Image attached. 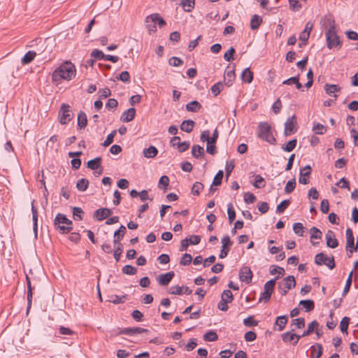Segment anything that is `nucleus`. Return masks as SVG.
I'll return each instance as SVG.
<instances>
[{"mask_svg": "<svg viewBox=\"0 0 358 358\" xmlns=\"http://www.w3.org/2000/svg\"><path fill=\"white\" fill-rule=\"evenodd\" d=\"M76 75V69L73 63L65 62L57 67L52 74L53 82L60 83L62 80H71Z\"/></svg>", "mask_w": 358, "mask_h": 358, "instance_id": "f257e3e1", "label": "nucleus"}, {"mask_svg": "<svg viewBox=\"0 0 358 358\" xmlns=\"http://www.w3.org/2000/svg\"><path fill=\"white\" fill-rule=\"evenodd\" d=\"M54 224L55 229L59 230L62 234H67L73 229V223L69 220L65 215L58 213L55 218Z\"/></svg>", "mask_w": 358, "mask_h": 358, "instance_id": "f03ea898", "label": "nucleus"}, {"mask_svg": "<svg viewBox=\"0 0 358 358\" xmlns=\"http://www.w3.org/2000/svg\"><path fill=\"white\" fill-rule=\"evenodd\" d=\"M257 136L266 142L274 144L276 141L271 132V127L268 122H260L258 125Z\"/></svg>", "mask_w": 358, "mask_h": 358, "instance_id": "7ed1b4c3", "label": "nucleus"}, {"mask_svg": "<svg viewBox=\"0 0 358 358\" xmlns=\"http://www.w3.org/2000/svg\"><path fill=\"white\" fill-rule=\"evenodd\" d=\"M73 113L67 103H62L58 114V120L61 124H68L73 117Z\"/></svg>", "mask_w": 358, "mask_h": 358, "instance_id": "20e7f679", "label": "nucleus"}, {"mask_svg": "<svg viewBox=\"0 0 358 358\" xmlns=\"http://www.w3.org/2000/svg\"><path fill=\"white\" fill-rule=\"evenodd\" d=\"M296 286V280L293 275L285 278L282 282L278 284V289L282 296L287 294L288 291Z\"/></svg>", "mask_w": 358, "mask_h": 358, "instance_id": "39448f33", "label": "nucleus"}, {"mask_svg": "<svg viewBox=\"0 0 358 358\" xmlns=\"http://www.w3.org/2000/svg\"><path fill=\"white\" fill-rule=\"evenodd\" d=\"M315 263L318 266L325 265L329 269H333L335 267L334 257H327L323 252L318 253L315 257Z\"/></svg>", "mask_w": 358, "mask_h": 358, "instance_id": "423d86ee", "label": "nucleus"}, {"mask_svg": "<svg viewBox=\"0 0 358 358\" xmlns=\"http://www.w3.org/2000/svg\"><path fill=\"white\" fill-rule=\"evenodd\" d=\"M327 45L329 49L334 47H341V41L336 33V29L326 31Z\"/></svg>", "mask_w": 358, "mask_h": 358, "instance_id": "0eeeda50", "label": "nucleus"}, {"mask_svg": "<svg viewBox=\"0 0 358 358\" xmlns=\"http://www.w3.org/2000/svg\"><path fill=\"white\" fill-rule=\"evenodd\" d=\"M222 250L220 254V258H224L227 256L229 252L231 250V247L233 244V242L231 241L230 237L229 236H225L222 238Z\"/></svg>", "mask_w": 358, "mask_h": 358, "instance_id": "6e6552de", "label": "nucleus"}, {"mask_svg": "<svg viewBox=\"0 0 358 358\" xmlns=\"http://www.w3.org/2000/svg\"><path fill=\"white\" fill-rule=\"evenodd\" d=\"M252 272L250 267L243 266L239 271V279L241 281L250 284L252 279Z\"/></svg>", "mask_w": 358, "mask_h": 358, "instance_id": "1a4fd4ad", "label": "nucleus"}, {"mask_svg": "<svg viewBox=\"0 0 358 358\" xmlns=\"http://www.w3.org/2000/svg\"><path fill=\"white\" fill-rule=\"evenodd\" d=\"M296 124V121L295 115L289 117L285 123L284 134L285 136H289L294 134L296 131V129L295 128Z\"/></svg>", "mask_w": 358, "mask_h": 358, "instance_id": "9d476101", "label": "nucleus"}, {"mask_svg": "<svg viewBox=\"0 0 358 358\" xmlns=\"http://www.w3.org/2000/svg\"><path fill=\"white\" fill-rule=\"evenodd\" d=\"M149 332H150V331L148 329H143L141 327H133V328L129 327V328H124V329H121L118 332V334H125V335H129V336H133V335L142 334V333L148 334Z\"/></svg>", "mask_w": 358, "mask_h": 358, "instance_id": "9b49d317", "label": "nucleus"}, {"mask_svg": "<svg viewBox=\"0 0 358 358\" xmlns=\"http://www.w3.org/2000/svg\"><path fill=\"white\" fill-rule=\"evenodd\" d=\"M311 173V167L310 165H306L300 170V177L299 182L301 184L306 185L309 182L308 178Z\"/></svg>", "mask_w": 358, "mask_h": 358, "instance_id": "f8f14e48", "label": "nucleus"}, {"mask_svg": "<svg viewBox=\"0 0 358 358\" xmlns=\"http://www.w3.org/2000/svg\"><path fill=\"white\" fill-rule=\"evenodd\" d=\"M322 23L326 31L336 29L335 20L331 15H325L322 20Z\"/></svg>", "mask_w": 358, "mask_h": 358, "instance_id": "ddd939ff", "label": "nucleus"}, {"mask_svg": "<svg viewBox=\"0 0 358 358\" xmlns=\"http://www.w3.org/2000/svg\"><path fill=\"white\" fill-rule=\"evenodd\" d=\"M346 234V250L350 254H352L354 250L355 238L352 233V230L350 228H348L345 231Z\"/></svg>", "mask_w": 358, "mask_h": 358, "instance_id": "4468645a", "label": "nucleus"}, {"mask_svg": "<svg viewBox=\"0 0 358 358\" xmlns=\"http://www.w3.org/2000/svg\"><path fill=\"white\" fill-rule=\"evenodd\" d=\"M327 245L330 248H336L338 245V240L336 238L335 234L331 230H328L326 235Z\"/></svg>", "mask_w": 358, "mask_h": 358, "instance_id": "2eb2a0df", "label": "nucleus"}, {"mask_svg": "<svg viewBox=\"0 0 358 358\" xmlns=\"http://www.w3.org/2000/svg\"><path fill=\"white\" fill-rule=\"evenodd\" d=\"M112 214V210L109 208H102L97 209L94 213V217L99 220L101 221L107 217H108Z\"/></svg>", "mask_w": 358, "mask_h": 358, "instance_id": "dca6fc26", "label": "nucleus"}, {"mask_svg": "<svg viewBox=\"0 0 358 358\" xmlns=\"http://www.w3.org/2000/svg\"><path fill=\"white\" fill-rule=\"evenodd\" d=\"M169 293L175 295H181L183 293L187 295L192 294V290L188 287H180L178 285L172 286L169 289Z\"/></svg>", "mask_w": 358, "mask_h": 358, "instance_id": "f3484780", "label": "nucleus"}, {"mask_svg": "<svg viewBox=\"0 0 358 358\" xmlns=\"http://www.w3.org/2000/svg\"><path fill=\"white\" fill-rule=\"evenodd\" d=\"M136 115V109L130 108L124 111L120 117V120L123 122H129L132 121Z\"/></svg>", "mask_w": 358, "mask_h": 358, "instance_id": "a211bd4d", "label": "nucleus"}, {"mask_svg": "<svg viewBox=\"0 0 358 358\" xmlns=\"http://www.w3.org/2000/svg\"><path fill=\"white\" fill-rule=\"evenodd\" d=\"M173 276H174L173 271H169L166 273L162 274L159 276L158 282L161 285L166 286L171 281Z\"/></svg>", "mask_w": 358, "mask_h": 358, "instance_id": "6ab92c4d", "label": "nucleus"}, {"mask_svg": "<svg viewBox=\"0 0 358 358\" xmlns=\"http://www.w3.org/2000/svg\"><path fill=\"white\" fill-rule=\"evenodd\" d=\"M26 280H27V312L29 310L31 306V301H32V297H33V292H32V287L31 284V280L29 276L26 275Z\"/></svg>", "mask_w": 358, "mask_h": 358, "instance_id": "aec40b11", "label": "nucleus"}, {"mask_svg": "<svg viewBox=\"0 0 358 358\" xmlns=\"http://www.w3.org/2000/svg\"><path fill=\"white\" fill-rule=\"evenodd\" d=\"M127 231V229L125 226L121 225L118 230L115 231L114 233V245H116L118 242H120L122 238L124 237L125 233Z\"/></svg>", "mask_w": 358, "mask_h": 358, "instance_id": "412c9836", "label": "nucleus"}, {"mask_svg": "<svg viewBox=\"0 0 358 358\" xmlns=\"http://www.w3.org/2000/svg\"><path fill=\"white\" fill-rule=\"evenodd\" d=\"M102 159L101 157H97L94 159L87 162V166L91 170H97L101 166Z\"/></svg>", "mask_w": 358, "mask_h": 358, "instance_id": "4be33fe9", "label": "nucleus"}, {"mask_svg": "<svg viewBox=\"0 0 358 358\" xmlns=\"http://www.w3.org/2000/svg\"><path fill=\"white\" fill-rule=\"evenodd\" d=\"M34 202H35V200H33L32 202H31V213H32V220H33V229H34V231H35V233L36 234L37 232V228H38V210H37V208H35L34 206Z\"/></svg>", "mask_w": 358, "mask_h": 358, "instance_id": "5701e85b", "label": "nucleus"}, {"mask_svg": "<svg viewBox=\"0 0 358 358\" xmlns=\"http://www.w3.org/2000/svg\"><path fill=\"white\" fill-rule=\"evenodd\" d=\"M87 124V115L85 112L80 110L78 114V127L84 129Z\"/></svg>", "mask_w": 358, "mask_h": 358, "instance_id": "b1692460", "label": "nucleus"}, {"mask_svg": "<svg viewBox=\"0 0 358 358\" xmlns=\"http://www.w3.org/2000/svg\"><path fill=\"white\" fill-rule=\"evenodd\" d=\"M262 23V18L261 16L255 14L252 17L250 20V28L252 30L257 29Z\"/></svg>", "mask_w": 358, "mask_h": 358, "instance_id": "393cba45", "label": "nucleus"}, {"mask_svg": "<svg viewBox=\"0 0 358 358\" xmlns=\"http://www.w3.org/2000/svg\"><path fill=\"white\" fill-rule=\"evenodd\" d=\"M241 79L245 83H252L253 80V73L250 71V68H246L243 70L241 74Z\"/></svg>", "mask_w": 358, "mask_h": 358, "instance_id": "a878e982", "label": "nucleus"}, {"mask_svg": "<svg viewBox=\"0 0 358 358\" xmlns=\"http://www.w3.org/2000/svg\"><path fill=\"white\" fill-rule=\"evenodd\" d=\"M194 126V122L193 120H184L180 125V129L183 131L190 133L193 130Z\"/></svg>", "mask_w": 358, "mask_h": 358, "instance_id": "bb28decb", "label": "nucleus"}, {"mask_svg": "<svg viewBox=\"0 0 358 358\" xmlns=\"http://www.w3.org/2000/svg\"><path fill=\"white\" fill-rule=\"evenodd\" d=\"M235 78L236 75L234 69L226 71L224 73L225 85L231 86L235 80Z\"/></svg>", "mask_w": 358, "mask_h": 358, "instance_id": "cd10ccee", "label": "nucleus"}, {"mask_svg": "<svg viewBox=\"0 0 358 358\" xmlns=\"http://www.w3.org/2000/svg\"><path fill=\"white\" fill-rule=\"evenodd\" d=\"M36 54L37 53L35 51H32V50L28 51L24 55V57L22 58V59H21L22 64L24 65V64H28L31 63L34 60Z\"/></svg>", "mask_w": 358, "mask_h": 358, "instance_id": "c85d7f7f", "label": "nucleus"}, {"mask_svg": "<svg viewBox=\"0 0 358 358\" xmlns=\"http://www.w3.org/2000/svg\"><path fill=\"white\" fill-rule=\"evenodd\" d=\"M158 153V150L153 145L143 150V155L146 158H153Z\"/></svg>", "mask_w": 358, "mask_h": 358, "instance_id": "c756f323", "label": "nucleus"}, {"mask_svg": "<svg viewBox=\"0 0 358 358\" xmlns=\"http://www.w3.org/2000/svg\"><path fill=\"white\" fill-rule=\"evenodd\" d=\"M185 108L187 111L196 113L201 108V105L197 101H192L187 103Z\"/></svg>", "mask_w": 358, "mask_h": 358, "instance_id": "7c9ffc66", "label": "nucleus"}, {"mask_svg": "<svg viewBox=\"0 0 358 358\" xmlns=\"http://www.w3.org/2000/svg\"><path fill=\"white\" fill-rule=\"evenodd\" d=\"M287 320L288 317L287 315L277 317L275 324L278 326L279 331H282L285 329Z\"/></svg>", "mask_w": 358, "mask_h": 358, "instance_id": "2f4dec72", "label": "nucleus"}, {"mask_svg": "<svg viewBox=\"0 0 358 358\" xmlns=\"http://www.w3.org/2000/svg\"><path fill=\"white\" fill-rule=\"evenodd\" d=\"M322 355V347L320 344H317L316 346L311 347L310 358H320Z\"/></svg>", "mask_w": 358, "mask_h": 358, "instance_id": "473e14b6", "label": "nucleus"}, {"mask_svg": "<svg viewBox=\"0 0 358 358\" xmlns=\"http://www.w3.org/2000/svg\"><path fill=\"white\" fill-rule=\"evenodd\" d=\"M192 153L195 158L203 157L205 155L204 149L199 145H193L192 148Z\"/></svg>", "mask_w": 358, "mask_h": 358, "instance_id": "72a5a7b5", "label": "nucleus"}, {"mask_svg": "<svg viewBox=\"0 0 358 358\" xmlns=\"http://www.w3.org/2000/svg\"><path fill=\"white\" fill-rule=\"evenodd\" d=\"M299 305L302 306L305 308L306 312H310L315 308L314 301L310 299L301 300L299 302Z\"/></svg>", "mask_w": 358, "mask_h": 358, "instance_id": "f704fd0d", "label": "nucleus"}, {"mask_svg": "<svg viewBox=\"0 0 358 358\" xmlns=\"http://www.w3.org/2000/svg\"><path fill=\"white\" fill-rule=\"evenodd\" d=\"M195 0H182L181 5L186 12H190L194 8Z\"/></svg>", "mask_w": 358, "mask_h": 358, "instance_id": "c9c22d12", "label": "nucleus"}, {"mask_svg": "<svg viewBox=\"0 0 358 358\" xmlns=\"http://www.w3.org/2000/svg\"><path fill=\"white\" fill-rule=\"evenodd\" d=\"M341 88L338 85H331V84H326L324 85V90L326 93L329 95H331V94L336 92H340Z\"/></svg>", "mask_w": 358, "mask_h": 358, "instance_id": "e433bc0d", "label": "nucleus"}, {"mask_svg": "<svg viewBox=\"0 0 358 358\" xmlns=\"http://www.w3.org/2000/svg\"><path fill=\"white\" fill-rule=\"evenodd\" d=\"M278 278V276L266 282L264 285V289L265 291L268 292L269 293H271L272 294V293L274 290V288H275V282Z\"/></svg>", "mask_w": 358, "mask_h": 358, "instance_id": "4c0bfd02", "label": "nucleus"}, {"mask_svg": "<svg viewBox=\"0 0 358 358\" xmlns=\"http://www.w3.org/2000/svg\"><path fill=\"white\" fill-rule=\"evenodd\" d=\"M89 186V181L85 178H81L78 180L76 183V187L79 191H85Z\"/></svg>", "mask_w": 358, "mask_h": 358, "instance_id": "58836bf2", "label": "nucleus"}, {"mask_svg": "<svg viewBox=\"0 0 358 358\" xmlns=\"http://www.w3.org/2000/svg\"><path fill=\"white\" fill-rule=\"evenodd\" d=\"M296 180L294 178L289 180L287 182L286 186L285 187V189H284L285 193L287 194L292 193L294 190V189L296 187Z\"/></svg>", "mask_w": 358, "mask_h": 358, "instance_id": "ea45409f", "label": "nucleus"}, {"mask_svg": "<svg viewBox=\"0 0 358 358\" xmlns=\"http://www.w3.org/2000/svg\"><path fill=\"white\" fill-rule=\"evenodd\" d=\"M253 186L256 188H263L266 185L265 180L262 176L260 175H256L255 176V182H253Z\"/></svg>", "mask_w": 358, "mask_h": 358, "instance_id": "a19ab883", "label": "nucleus"}, {"mask_svg": "<svg viewBox=\"0 0 358 358\" xmlns=\"http://www.w3.org/2000/svg\"><path fill=\"white\" fill-rule=\"evenodd\" d=\"M318 326L319 323L316 320L311 322L308 324L307 330L302 334L301 336L305 337L310 335Z\"/></svg>", "mask_w": 358, "mask_h": 358, "instance_id": "79ce46f5", "label": "nucleus"}, {"mask_svg": "<svg viewBox=\"0 0 358 358\" xmlns=\"http://www.w3.org/2000/svg\"><path fill=\"white\" fill-rule=\"evenodd\" d=\"M203 339L206 341H215L218 339V336L214 331H208L203 335Z\"/></svg>", "mask_w": 358, "mask_h": 358, "instance_id": "37998d69", "label": "nucleus"}, {"mask_svg": "<svg viewBox=\"0 0 358 358\" xmlns=\"http://www.w3.org/2000/svg\"><path fill=\"white\" fill-rule=\"evenodd\" d=\"M204 185L200 182H196L193 184L192 187V194L194 195H199L203 189Z\"/></svg>", "mask_w": 358, "mask_h": 358, "instance_id": "c03bdc74", "label": "nucleus"}, {"mask_svg": "<svg viewBox=\"0 0 358 358\" xmlns=\"http://www.w3.org/2000/svg\"><path fill=\"white\" fill-rule=\"evenodd\" d=\"M293 230L294 232L299 236H303L304 233V227L300 222H296L293 224Z\"/></svg>", "mask_w": 358, "mask_h": 358, "instance_id": "a18cd8bd", "label": "nucleus"}, {"mask_svg": "<svg viewBox=\"0 0 358 358\" xmlns=\"http://www.w3.org/2000/svg\"><path fill=\"white\" fill-rule=\"evenodd\" d=\"M227 213L229 221L231 223L236 217V211L234 209L233 204L231 203H229L227 205Z\"/></svg>", "mask_w": 358, "mask_h": 358, "instance_id": "49530a36", "label": "nucleus"}, {"mask_svg": "<svg viewBox=\"0 0 358 358\" xmlns=\"http://www.w3.org/2000/svg\"><path fill=\"white\" fill-rule=\"evenodd\" d=\"M126 299V296H120L118 295H112L110 296V299L108 300L110 302L114 304L122 303L124 302Z\"/></svg>", "mask_w": 358, "mask_h": 358, "instance_id": "de8ad7c7", "label": "nucleus"}, {"mask_svg": "<svg viewBox=\"0 0 358 358\" xmlns=\"http://www.w3.org/2000/svg\"><path fill=\"white\" fill-rule=\"evenodd\" d=\"M115 246H116V248L114 251V258L115 259L116 262H119L120 261V257H121V255H122V245L120 242H118L116 245H115Z\"/></svg>", "mask_w": 358, "mask_h": 358, "instance_id": "09e8293b", "label": "nucleus"}, {"mask_svg": "<svg viewBox=\"0 0 358 358\" xmlns=\"http://www.w3.org/2000/svg\"><path fill=\"white\" fill-rule=\"evenodd\" d=\"M311 239H320L322 238V231L315 227H313L310 229Z\"/></svg>", "mask_w": 358, "mask_h": 358, "instance_id": "8fccbe9b", "label": "nucleus"}, {"mask_svg": "<svg viewBox=\"0 0 358 358\" xmlns=\"http://www.w3.org/2000/svg\"><path fill=\"white\" fill-rule=\"evenodd\" d=\"M221 299H222V301L231 303L234 299V296L230 290L225 289L222 294Z\"/></svg>", "mask_w": 358, "mask_h": 358, "instance_id": "3c124183", "label": "nucleus"}, {"mask_svg": "<svg viewBox=\"0 0 358 358\" xmlns=\"http://www.w3.org/2000/svg\"><path fill=\"white\" fill-rule=\"evenodd\" d=\"M84 214V211L79 207H74L73 208V215L74 220H83V215Z\"/></svg>", "mask_w": 358, "mask_h": 358, "instance_id": "603ef678", "label": "nucleus"}, {"mask_svg": "<svg viewBox=\"0 0 358 358\" xmlns=\"http://www.w3.org/2000/svg\"><path fill=\"white\" fill-rule=\"evenodd\" d=\"M223 85L222 82H218L215 84H214L211 87V92L214 94L215 96H217L221 91L222 90Z\"/></svg>", "mask_w": 358, "mask_h": 358, "instance_id": "864d4df0", "label": "nucleus"}, {"mask_svg": "<svg viewBox=\"0 0 358 358\" xmlns=\"http://www.w3.org/2000/svg\"><path fill=\"white\" fill-rule=\"evenodd\" d=\"M289 203H290V201L289 199L282 201L280 203H279L277 206L276 212L278 213H283L285 211V210L288 207Z\"/></svg>", "mask_w": 358, "mask_h": 358, "instance_id": "5fc2aeb1", "label": "nucleus"}, {"mask_svg": "<svg viewBox=\"0 0 358 358\" xmlns=\"http://www.w3.org/2000/svg\"><path fill=\"white\" fill-rule=\"evenodd\" d=\"M116 78L119 80H121L125 83H128L130 82V75L128 71H124L121 72Z\"/></svg>", "mask_w": 358, "mask_h": 358, "instance_id": "6e6d98bb", "label": "nucleus"}, {"mask_svg": "<svg viewBox=\"0 0 358 358\" xmlns=\"http://www.w3.org/2000/svg\"><path fill=\"white\" fill-rule=\"evenodd\" d=\"M294 336H296V334H293L291 331H287L282 334V339L284 342H291L294 341Z\"/></svg>", "mask_w": 358, "mask_h": 358, "instance_id": "4d7b16f0", "label": "nucleus"}, {"mask_svg": "<svg viewBox=\"0 0 358 358\" xmlns=\"http://www.w3.org/2000/svg\"><path fill=\"white\" fill-rule=\"evenodd\" d=\"M192 260V255L188 253H185L182 255V258L180 260V264L182 266L189 265Z\"/></svg>", "mask_w": 358, "mask_h": 358, "instance_id": "13d9d810", "label": "nucleus"}, {"mask_svg": "<svg viewBox=\"0 0 358 358\" xmlns=\"http://www.w3.org/2000/svg\"><path fill=\"white\" fill-rule=\"evenodd\" d=\"M122 272L127 275H135L137 272V268L131 265H126L122 268Z\"/></svg>", "mask_w": 358, "mask_h": 358, "instance_id": "bf43d9fd", "label": "nucleus"}, {"mask_svg": "<svg viewBox=\"0 0 358 358\" xmlns=\"http://www.w3.org/2000/svg\"><path fill=\"white\" fill-rule=\"evenodd\" d=\"M243 324L246 327H255L258 325V321L253 319V316H249L243 320Z\"/></svg>", "mask_w": 358, "mask_h": 358, "instance_id": "052dcab7", "label": "nucleus"}, {"mask_svg": "<svg viewBox=\"0 0 358 358\" xmlns=\"http://www.w3.org/2000/svg\"><path fill=\"white\" fill-rule=\"evenodd\" d=\"M223 171L222 170H220L215 176L214 177L213 181V185L218 186L220 185L222 183V180L223 178Z\"/></svg>", "mask_w": 358, "mask_h": 358, "instance_id": "680f3d73", "label": "nucleus"}, {"mask_svg": "<svg viewBox=\"0 0 358 358\" xmlns=\"http://www.w3.org/2000/svg\"><path fill=\"white\" fill-rule=\"evenodd\" d=\"M115 134H116V130H113L110 134H109L107 136L106 140L102 143V145L104 147H107V146L110 145L113 142V139H114Z\"/></svg>", "mask_w": 358, "mask_h": 358, "instance_id": "e2e57ef3", "label": "nucleus"}, {"mask_svg": "<svg viewBox=\"0 0 358 358\" xmlns=\"http://www.w3.org/2000/svg\"><path fill=\"white\" fill-rule=\"evenodd\" d=\"M350 322V318L348 317H344L340 323V329L342 332H346L348 328Z\"/></svg>", "mask_w": 358, "mask_h": 358, "instance_id": "0e129e2a", "label": "nucleus"}, {"mask_svg": "<svg viewBox=\"0 0 358 358\" xmlns=\"http://www.w3.org/2000/svg\"><path fill=\"white\" fill-rule=\"evenodd\" d=\"M90 56L95 59H104L105 57V55L103 53V52L98 49H94L92 50Z\"/></svg>", "mask_w": 358, "mask_h": 358, "instance_id": "69168bd1", "label": "nucleus"}, {"mask_svg": "<svg viewBox=\"0 0 358 358\" xmlns=\"http://www.w3.org/2000/svg\"><path fill=\"white\" fill-rule=\"evenodd\" d=\"M292 325H295L298 329H302L305 327V319L303 317L294 319L292 321Z\"/></svg>", "mask_w": 358, "mask_h": 358, "instance_id": "338daca9", "label": "nucleus"}, {"mask_svg": "<svg viewBox=\"0 0 358 358\" xmlns=\"http://www.w3.org/2000/svg\"><path fill=\"white\" fill-rule=\"evenodd\" d=\"M296 143V139L291 140L286 144L285 147L282 148V149L286 152H291L295 148Z\"/></svg>", "mask_w": 358, "mask_h": 358, "instance_id": "774afa93", "label": "nucleus"}]
</instances>
